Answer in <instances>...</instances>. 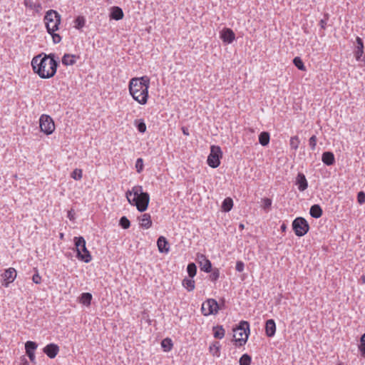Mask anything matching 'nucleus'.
<instances>
[{
  "label": "nucleus",
  "mask_w": 365,
  "mask_h": 365,
  "mask_svg": "<svg viewBox=\"0 0 365 365\" xmlns=\"http://www.w3.org/2000/svg\"><path fill=\"white\" fill-rule=\"evenodd\" d=\"M55 54H44L36 56L31 61V66L34 71L37 73L41 78H50L53 77L56 73L58 66V62L55 59Z\"/></svg>",
  "instance_id": "obj_1"
},
{
  "label": "nucleus",
  "mask_w": 365,
  "mask_h": 365,
  "mask_svg": "<svg viewBox=\"0 0 365 365\" xmlns=\"http://www.w3.org/2000/svg\"><path fill=\"white\" fill-rule=\"evenodd\" d=\"M150 78L147 76L133 78L129 82V92L133 98L140 105H145L148 99Z\"/></svg>",
  "instance_id": "obj_2"
},
{
  "label": "nucleus",
  "mask_w": 365,
  "mask_h": 365,
  "mask_svg": "<svg viewBox=\"0 0 365 365\" xmlns=\"http://www.w3.org/2000/svg\"><path fill=\"white\" fill-rule=\"evenodd\" d=\"M125 195L128 202L135 205L139 212H144L148 209L150 196L148 192L143 191L142 186H134L131 190L126 192Z\"/></svg>",
  "instance_id": "obj_3"
},
{
  "label": "nucleus",
  "mask_w": 365,
  "mask_h": 365,
  "mask_svg": "<svg viewBox=\"0 0 365 365\" xmlns=\"http://www.w3.org/2000/svg\"><path fill=\"white\" fill-rule=\"evenodd\" d=\"M236 346H243L247 341L250 335V324L247 321H241L239 325L233 329Z\"/></svg>",
  "instance_id": "obj_4"
},
{
  "label": "nucleus",
  "mask_w": 365,
  "mask_h": 365,
  "mask_svg": "<svg viewBox=\"0 0 365 365\" xmlns=\"http://www.w3.org/2000/svg\"><path fill=\"white\" fill-rule=\"evenodd\" d=\"M61 19V15L56 11L50 9L46 11L43 21L48 34L58 30Z\"/></svg>",
  "instance_id": "obj_5"
},
{
  "label": "nucleus",
  "mask_w": 365,
  "mask_h": 365,
  "mask_svg": "<svg viewBox=\"0 0 365 365\" xmlns=\"http://www.w3.org/2000/svg\"><path fill=\"white\" fill-rule=\"evenodd\" d=\"M74 242L77 252V257L86 263L91 262L92 257L86 247L85 239L83 237H75Z\"/></svg>",
  "instance_id": "obj_6"
},
{
  "label": "nucleus",
  "mask_w": 365,
  "mask_h": 365,
  "mask_svg": "<svg viewBox=\"0 0 365 365\" xmlns=\"http://www.w3.org/2000/svg\"><path fill=\"white\" fill-rule=\"evenodd\" d=\"M222 157V152L220 146L211 145L210 153L207 157V164L212 168H217L220 164V159Z\"/></svg>",
  "instance_id": "obj_7"
},
{
  "label": "nucleus",
  "mask_w": 365,
  "mask_h": 365,
  "mask_svg": "<svg viewBox=\"0 0 365 365\" xmlns=\"http://www.w3.org/2000/svg\"><path fill=\"white\" fill-rule=\"evenodd\" d=\"M292 229L297 236L302 237L308 232L309 225L304 218L299 217L294 220Z\"/></svg>",
  "instance_id": "obj_8"
},
{
  "label": "nucleus",
  "mask_w": 365,
  "mask_h": 365,
  "mask_svg": "<svg viewBox=\"0 0 365 365\" xmlns=\"http://www.w3.org/2000/svg\"><path fill=\"white\" fill-rule=\"evenodd\" d=\"M39 125L41 130L46 135L53 133L55 130V124L48 115L43 114L39 119Z\"/></svg>",
  "instance_id": "obj_9"
},
{
  "label": "nucleus",
  "mask_w": 365,
  "mask_h": 365,
  "mask_svg": "<svg viewBox=\"0 0 365 365\" xmlns=\"http://www.w3.org/2000/svg\"><path fill=\"white\" fill-rule=\"evenodd\" d=\"M220 307L217 301L214 299H208L202 304L201 311L203 315L209 316L216 314Z\"/></svg>",
  "instance_id": "obj_10"
},
{
  "label": "nucleus",
  "mask_w": 365,
  "mask_h": 365,
  "mask_svg": "<svg viewBox=\"0 0 365 365\" xmlns=\"http://www.w3.org/2000/svg\"><path fill=\"white\" fill-rule=\"evenodd\" d=\"M17 273L14 268L10 267L4 271L2 274V277L4 279L3 286L5 287H8L9 284L13 282L16 278Z\"/></svg>",
  "instance_id": "obj_11"
},
{
  "label": "nucleus",
  "mask_w": 365,
  "mask_h": 365,
  "mask_svg": "<svg viewBox=\"0 0 365 365\" xmlns=\"http://www.w3.org/2000/svg\"><path fill=\"white\" fill-rule=\"evenodd\" d=\"M197 259L199 263L200 269L209 273L212 270L211 262L202 254H197Z\"/></svg>",
  "instance_id": "obj_12"
},
{
  "label": "nucleus",
  "mask_w": 365,
  "mask_h": 365,
  "mask_svg": "<svg viewBox=\"0 0 365 365\" xmlns=\"http://www.w3.org/2000/svg\"><path fill=\"white\" fill-rule=\"evenodd\" d=\"M37 348V344L34 341H28L25 344L26 353L31 362L35 363L34 351Z\"/></svg>",
  "instance_id": "obj_13"
},
{
  "label": "nucleus",
  "mask_w": 365,
  "mask_h": 365,
  "mask_svg": "<svg viewBox=\"0 0 365 365\" xmlns=\"http://www.w3.org/2000/svg\"><path fill=\"white\" fill-rule=\"evenodd\" d=\"M220 38L225 43H231L235 38L233 31L230 29H224L220 33Z\"/></svg>",
  "instance_id": "obj_14"
},
{
  "label": "nucleus",
  "mask_w": 365,
  "mask_h": 365,
  "mask_svg": "<svg viewBox=\"0 0 365 365\" xmlns=\"http://www.w3.org/2000/svg\"><path fill=\"white\" fill-rule=\"evenodd\" d=\"M59 348L55 344H49L43 349V352L51 359H53L58 354Z\"/></svg>",
  "instance_id": "obj_15"
},
{
  "label": "nucleus",
  "mask_w": 365,
  "mask_h": 365,
  "mask_svg": "<svg viewBox=\"0 0 365 365\" xmlns=\"http://www.w3.org/2000/svg\"><path fill=\"white\" fill-rule=\"evenodd\" d=\"M296 184L298 186L299 190L301 192L304 191L307 188L308 182L305 175L303 173H298L296 179Z\"/></svg>",
  "instance_id": "obj_16"
},
{
  "label": "nucleus",
  "mask_w": 365,
  "mask_h": 365,
  "mask_svg": "<svg viewBox=\"0 0 365 365\" xmlns=\"http://www.w3.org/2000/svg\"><path fill=\"white\" fill-rule=\"evenodd\" d=\"M158 248L161 253H168L170 247L166 238L163 236H160L157 241Z\"/></svg>",
  "instance_id": "obj_17"
},
{
  "label": "nucleus",
  "mask_w": 365,
  "mask_h": 365,
  "mask_svg": "<svg viewBox=\"0 0 365 365\" xmlns=\"http://www.w3.org/2000/svg\"><path fill=\"white\" fill-rule=\"evenodd\" d=\"M140 225L144 229H149L152 226L150 215L145 213L139 217Z\"/></svg>",
  "instance_id": "obj_18"
},
{
  "label": "nucleus",
  "mask_w": 365,
  "mask_h": 365,
  "mask_svg": "<svg viewBox=\"0 0 365 365\" xmlns=\"http://www.w3.org/2000/svg\"><path fill=\"white\" fill-rule=\"evenodd\" d=\"M265 332L267 336L272 337L276 332V324L273 319H268L265 324Z\"/></svg>",
  "instance_id": "obj_19"
},
{
  "label": "nucleus",
  "mask_w": 365,
  "mask_h": 365,
  "mask_svg": "<svg viewBox=\"0 0 365 365\" xmlns=\"http://www.w3.org/2000/svg\"><path fill=\"white\" fill-rule=\"evenodd\" d=\"M356 47L354 52L355 58L356 61H359L364 53V43L361 38L356 37Z\"/></svg>",
  "instance_id": "obj_20"
},
{
  "label": "nucleus",
  "mask_w": 365,
  "mask_h": 365,
  "mask_svg": "<svg viewBox=\"0 0 365 365\" xmlns=\"http://www.w3.org/2000/svg\"><path fill=\"white\" fill-rule=\"evenodd\" d=\"M322 162L327 165H331L334 163V155L331 152H324L322 156Z\"/></svg>",
  "instance_id": "obj_21"
},
{
  "label": "nucleus",
  "mask_w": 365,
  "mask_h": 365,
  "mask_svg": "<svg viewBox=\"0 0 365 365\" xmlns=\"http://www.w3.org/2000/svg\"><path fill=\"white\" fill-rule=\"evenodd\" d=\"M123 11L122 9L118 6H114L112 8V11L110 15V17L115 20H120L123 18Z\"/></svg>",
  "instance_id": "obj_22"
},
{
  "label": "nucleus",
  "mask_w": 365,
  "mask_h": 365,
  "mask_svg": "<svg viewBox=\"0 0 365 365\" xmlns=\"http://www.w3.org/2000/svg\"><path fill=\"white\" fill-rule=\"evenodd\" d=\"M76 61V57L72 54H64L62 58V63L65 66H72Z\"/></svg>",
  "instance_id": "obj_23"
},
{
  "label": "nucleus",
  "mask_w": 365,
  "mask_h": 365,
  "mask_svg": "<svg viewBox=\"0 0 365 365\" xmlns=\"http://www.w3.org/2000/svg\"><path fill=\"white\" fill-rule=\"evenodd\" d=\"M310 215L314 218H319L322 215V209L319 205H314L309 210Z\"/></svg>",
  "instance_id": "obj_24"
},
{
  "label": "nucleus",
  "mask_w": 365,
  "mask_h": 365,
  "mask_svg": "<svg viewBox=\"0 0 365 365\" xmlns=\"http://www.w3.org/2000/svg\"><path fill=\"white\" fill-rule=\"evenodd\" d=\"M225 331L222 326L213 327V335L215 338L222 339L225 336Z\"/></svg>",
  "instance_id": "obj_25"
},
{
  "label": "nucleus",
  "mask_w": 365,
  "mask_h": 365,
  "mask_svg": "<svg viewBox=\"0 0 365 365\" xmlns=\"http://www.w3.org/2000/svg\"><path fill=\"white\" fill-rule=\"evenodd\" d=\"M92 299V294L88 292L83 293L80 297V302L86 306H89Z\"/></svg>",
  "instance_id": "obj_26"
},
{
  "label": "nucleus",
  "mask_w": 365,
  "mask_h": 365,
  "mask_svg": "<svg viewBox=\"0 0 365 365\" xmlns=\"http://www.w3.org/2000/svg\"><path fill=\"white\" fill-rule=\"evenodd\" d=\"M259 142L262 146H266L269 143V134L267 132H262L259 135Z\"/></svg>",
  "instance_id": "obj_27"
},
{
  "label": "nucleus",
  "mask_w": 365,
  "mask_h": 365,
  "mask_svg": "<svg viewBox=\"0 0 365 365\" xmlns=\"http://www.w3.org/2000/svg\"><path fill=\"white\" fill-rule=\"evenodd\" d=\"M182 285L189 292L194 290L195 287V281L192 279H184L182 281Z\"/></svg>",
  "instance_id": "obj_28"
},
{
  "label": "nucleus",
  "mask_w": 365,
  "mask_h": 365,
  "mask_svg": "<svg viewBox=\"0 0 365 365\" xmlns=\"http://www.w3.org/2000/svg\"><path fill=\"white\" fill-rule=\"evenodd\" d=\"M173 346V341L170 338H165L161 341V346L165 351H170Z\"/></svg>",
  "instance_id": "obj_29"
},
{
  "label": "nucleus",
  "mask_w": 365,
  "mask_h": 365,
  "mask_svg": "<svg viewBox=\"0 0 365 365\" xmlns=\"http://www.w3.org/2000/svg\"><path fill=\"white\" fill-rule=\"evenodd\" d=\"M86 24V19L83 16H78L74 21V27L80 30Z\"/></svg>",
  "instance_id": "obj_30"
},
{
  "label": "nucleus",
  "mask_w": 365,
  "mask_h": 365,
  "mask_svg": "<svg viewBox=\"0 0 365 365\" xmlns=\"http://www.w3.org/2000/svg\"><path fill=\"white\" fill-rule=\"evenodd\" d=\"M232 200L230 197H227L222 202V208L225 212H229L232 208Z\"/></svg>",
  "instance_id": "obj_31"
},
{
  "label": "nucleus",
  "mask_w": 365,
  "mask_h": 365,
  "mask_svg": "<svg viewBox=\"0 0 365 365\" xmlns=\"http://www.w3.org/2000/svg\"><path fill=\"white\" fill-rule=\"evenodd\" d=\"M134 124L140 133H144L146 131V125L143 119L135 120Z\"/></svg>",
  "instance_id": "obj_32"
},
{
  "label": "nucleus",
  "mask_w": 365,
  "mask_h": 365,
  "mask_svg": "<svg viewBox=\"0 0 365 365\" xmlns=\"http://www.w3.org/2000/svg\"><path fill=\"white\" fill-rule=\"evenodd\" d=\"M300 141L297 135L291 137L289 140V145L292 149L297 150L299 148Z\"/></svg>",
  "instance_id": "obj_33"
},
{
  "label": "nucleus",
  "mask_w": 365,
  "mask_h": 365,
  "mask_svg": "<svg viewBox=\"0 0 365 365\" xmlns=\"http://www.w3.org/2000/svg\"><path fill=\"white\" fill-rule=\"evenodd\" d=\"M187 272L190 277L192 278L195 276L197 272V267L194 263L188 264L187 267Z\"/></svg>",
  "instance_id": "obj_34"
},
{
  "label": "nucleus",
  "mask_w": 365,
  "mask_h": 365,
  "mask_svg": "<svg viewBox=\"0 0 365 365\" xmlns=\"http://www.w3.org/2000/svg\"><path fill=\"white\" fill-rule=\"evenodd\" d=\"M293 63L294 64V66L300 71H305L306 70V68L304 66V64L302 61V60L301 59L300 57H295L294 59H293Z\"/></svg>",
  "instance_id": "obj_35"
},
{
  "label": "nucleus",
  "mask_w": 365,
  "mask_h": 365,
  "mask_svg": "<svg viewBox=\"0 0 365 365\" xmlns=\"http://www.w3.org/2000/svg\"><path fill=\"white\" fill-rule=\"evenodd\" d=\"M272 201L269 198H262V207L263 210H264L266 212H268L272 206Z\"/></svg>",
  "instance_id": "obj_36"
},
{
  "label": "nucleus",
  "mask_w": 365,
  "mask_h": 365,
  "mask_svg": "<svg viewBox=\"0 0 365 365\" xmlns=\"http://www.w3.org/2000/svg\"><path fill=\"white\" fill-rule=\"evenodd\" d=\"M220 344L219 342H215L210 346V351L214 356H220Z\"/></svg>",
  "instance_id": "obj_37"
},
{
  "label": "nucleus",
  "mask_w": 365,
  "mask_h": 365,
  "mask_svg": "<svg viewBox=\"0 0 365 365\" xmlns=\"http://www.w3.org/2000/svg\"><path fill=\"white\" fill-rule=\"evenodd\" d=\"M359 350L361 355L365 357V333L361 336L360 339V344H359Z\"/></svg>",
  "instance_id": "obj_38"
},
{
  "label": "nucleus",
  "mask_w": 365,
  "mask_h": 365,
  "mask_svg": "<svg viewBox=\"0 0 365 365\" xmlns=\"http://www.w3.org/2000/svg\"><path fill=\"white\" fill-rule=\"evenodd\" d=\"M251 361V356L245 354L240 359V365H250Z\"/></svg>",
  "instance_id": "obj_39"
},
{
  "label": "nucleus",
  "mask_w": 365,
  "mask_h": 365,
  "mask_svg": "<svg viewBox=\"0 0 365 365\" xmlns=\"http://www.w3.org/2000/svg\"><path fill=\"white\" fill-rule=\"evenodd\" d=\"M211 272H212L209 277L210 279L212 282H216L220 277V271L218 269L215 268L214 269H212Z\"/></svg>",
  "instance_id": "obj_40"
},
{
  "label": "nucleus",
  "mask_w": 365,
  "mask_h": 365,
  "mask_svg": "<svg viewBox=\"0 0 365 365\" xmlns=\"http://www.w3.org/2000/svg\"><path fill=\"white\" fill-rule=\"evenodd\" d=\"M71 178L77 180H81L82 178V170L75 169L71 173Z\"/></svg>",
  "instance_id": "obj_41"
},
{
  "label": "nucleus",
  "mask_w": 365,
  "mask_h": 365,
  "mask_svg": "<svg viewBox=\"0 0 365 365\" xmlns=\"http://www.w3.org/2000/svg\"><path fill=\"white\" fill-rule=\"evenodd\" d=\"M120 225L123 229H128L130 227V223L129 220L126 217L123 216L120 219Z\"/></svg>",
  "instance_id": "obj_42"
},
{
  "label": "nucleus",
  "mask_w": 365,
  "mask_h": 365,
  "mask_svg": "<svg viewBox=\"0 0 365 365\" xmlns=\"http://www.w3.org/2000/svg\"><path fill=\"white\" fill-rule=\"evenodd\" d=\"M135 168L138 173H141L143 169V160L142 158H138L135 163Z\"/></svg>",
  "instance_id": "obj_43"
},
{
  "label": "nucleus",
  "mask_w": 365,
  "mask_h": 365,
  "mask_svg": "<svg viewBox=\"0 0 365 365\" xmlns=\"http://www.w3.org/2000/svg\"><path fill=\"white\" fill-rule=\"evenodd\" d=\"M317 138L316 135H312L309 140V145L312 150H315Z\"/></svg>",
  "instance_id": "obj_44"
},
{
  "label": "nucleus",
  "mask_w": 365,
  "mask_h": 365,
  "mask_svg": "<svg viewBox=\"0 0 365 365\" xmlns=\"http://www.w3.org/2000/svg\"><path fill=\"white\" fill-rule=\"evenodd\" d=\"M32 281L34 282V283L36 284H39L41 283V277L39 275L38 272H36V273L33 275Z\"/></svg>",
  "instance_id": "obj_45"
},
{
  "label": "nucleus",
  "mask_w": 365,
  "mask_h": 365,
  "mask_svg": "<svg viewBox=\"0 0 365 365\" xmlns=\"http://www.w3.org/2000/svg\"><path fill=\"white\" fill-rule=\"evenodd\" d=\"M52 36L53 42L54 43H58L61 41V37L59 34H56L55 32L50 34Z\"/></svg>",
  "instance_id": "obj_46"
},
{
  "label": "nucleus",
  "mask_w": 365,
  "mask_h": 365,
  "mask_svg": "<svg viewBox=\"0 0 365 365\" xmlns=\"http://www.w3.org/2000/svg\"><path fill=\"white\" fill-rule=\"evenodd\" d=\"M357 200L359 204H363L365 202V193L362 191L359 192L357 195Z\"/></svg>",
  "instance_id": "obj_47"
},
{
  "label": "nucleus",
  "mask_w": 365,
  "mask_h": 365,
  "mask_svg": "<svg viewBox=\"0 0 365 365\" xmlns=\"http://www.w3.org/2000/svg\"><path fill=\"white\" fill-rule=\"evenodd\" d=\"M245 264L242 261H237L236 263L235 269L237 272H242L244 270Z\"/></svg>",
  "instance_id": "obj_48"
},
{
  "label": "nucleus",
  "mask_w": 365,
  "mask_h": 365,
  "mask_svg": "<svg viewBox=\"0 0 365 365\" xmlns=\"http://www.w3.org/2000/svg\"><path fill=\"white\" fill-rule=\"evenodd\" d=\"M25 6L33 9L34 3L31 0H24Z\"/></svg>",
  "instance_id": "obj_49"
},
{
  "label": "nucleus",
  "mask_w": 365,
  "mask_h": 365,
  "mask_svg": "<svg viewBox=\"0 0 365 365\" xmlns=\"http://www.w3.org/2000/svg\"><path fill=\"white\" fill-rule=\"evenodd\" d=\"M20 365H29V363L28 362L27 359L24 356H23L21 358Z\"/></svg>",
  "instance_id": "obj_50"
},
{
  "label": "nucleus",
  "mask_w": 365,
  "mask_h": 365,
  "mask_svg": "<svg viewBox=\"0 0 365 365\" xmlns=\"http://www.w3.org/2000/svg\"><path fill=\"white\" fill-rule=\"evenodd\" d=\"M33 9H36V11H38L39 9H41V5L39 3L34 4Z\"/></svg>",
  "instance_id": "obj_51"
},
{
  "label": "nucleus",
  "mask_w": 365,
  "mask_h": 365,
  "mask_svg": "<svg viewBox=\"0 0 365 365\" xmlns=\"http://www.w3.org/2000/svg\"><path fill=\"white\" fill-rule=\"evenodd\" d=\"M320 25H321V27H322V29H324L325 25H326V21H325V20L322 19V20L320 21Z\"/></svg>",
  "instance_id": "obj_52"
},
{
  "label": "nucleus",
  "mask_w": 365,
  "mask_h": 365,
  "mask_svg": "<svg viewBox=\"0 0 365 365\" xmlns=\"http://www.w3.org/2000/svg\"><path fill=\"white\" fill-rule=\"evenodd\" d=\"M359 61H361L363 63V66H365V54L363 58H361V60Z\"/></svg>",
  "instance_id": "obj_53"
},
{
  "label": "nucleus",
  "mask_w": 365,
  "mask_h": 365,
  "mask_svg": "<svg viewBox=\"0 0 365 365\" xmlns=\"http://www.w3.org/2000/svg\"><path fill=\"white\" fill-rule=\"evenodd\" d=\"M286 228H287V227H286V225H285L284 224L282 225V226H281V230H282L283 232L286 230Z\"/></svg>",
  "instance_id": "obj_54"
},
{
  "label": "nucleus",
  "mask_w": 365,
  "mask_h": 365,
  "mask_svg": "<svg viewBox=\"0 0 365 365\" xmlns=\"http://www.w3.org/2000/svg\"><path fill=\"white\" fill-rule=\"evenodd\" d=\"M68 217L70 218V220H73V219L71 218L72 215H71V211H70V212H68Z\"/></svg>",
  "instance_id": "obj_55"
},
{
  "label": "nucleus",
  "mask_w": 365,
  "mask_h": 365,
  "mask_svg": "<svg viewBox=\"0 0 365 365\" xmlns=\"http://www.w3.org/2000/svg\"><path fill=\"white\" fill-rule=\"evenodd\" d=\"M240 228L242 229V230L244 229V225L243 224H240Z\"/></svg>",
  "instance_id": "obj_56"
},
{
  "label": "nucleus",
  "mask_w": 365,
  "mask_h": 365,
  "mask_svg": "<svg viewBox=\"0 0 365 365\" xmlns=\"http://www.w3.org/2000/svg\"><path fill=\"white\" fill-rule=\"evenodd\" d=\"M183 133H184L185 135H188V133H187V131H185L184 129H183Z\"/></svg>",
  "instance_id": "obj_57"
},
{
  "label": "nucleus",
  "mask_w": 365,
  "mask_h": 365,
  "mask_svg": "<svg viewBox=\"0 0 365 365\" xmlns=\"http://www.w3.org/2000/svg\"><path fill=\"white\" fill-rule=\"evenodd\" d=\"M60 237H61V238H63V233H61V234H60Z\"/></svg>",
  "instance_id": "obj_58"
},
{
  "label": "nucleus",
  "mask_w": 365,
  "mask_h": 365,
  "mask_svg": "<svg viewBox=\"0 0 365 365\" xmlns=\"http://www.w3.org/2000/svg\"><path fill=\"white\" fill-rule=\"evenodd\" d=\"M361 281H363L364 282H365V277H364L361 279Z\"/></svg>",
  "instance_id": "obj_59"
},
{
  "label": "nucleus",
  "mask_w": 365,
  "mask_h": 365,
  "mask_svg": "<svg viewBox=\"0 0 365 365\" xmlns=\"http://www.w3.org/2000/svg\"><path fill=\"white\" fill-rule=\"evenodd\" d=\"M361 281H363L364 282H365V277H364L361 279Z\"/></svg>",
  "instance_id": "obj_60"
},
{
  "label": "nucleus",
  "mask_w": 365,
  "mask_h": 365,
  "mask_svg": "<svg viewBox=\"0 0 365 365\" xmlns=\"http://www.w3.org/2000/svg\"><path fill=\"white\" fill-rule=\"evenodd\" d=\"M336 365H344V364H343L342 363H341V362H340V363H339V364H336Z\"/></svg>",
  "instance_id": "obj_61"
}]
</instances>
